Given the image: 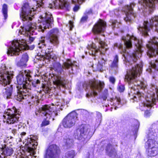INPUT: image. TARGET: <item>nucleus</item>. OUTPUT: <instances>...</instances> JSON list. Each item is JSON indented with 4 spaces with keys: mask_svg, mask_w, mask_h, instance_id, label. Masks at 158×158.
<instances>
[{
    "mask_svg": "<svg viewBox=\"0 0 158 158\" xmlns=\"http://www.w3.org/2000/svg\"><path fill=\"white\" fill-rule=\"evenodd\" d=\"M34 48V47L33 46H32V48H31V49H33Z\"/></svg>",
    "mask_w": 158,
    "mask_h": 158,
    "instance_id": "obj_51",
    "label": "nucleus"
},
{
    "mask_svg": "<svg viewBox=\"0 0 158 158\" xmlns=\"http://www.w3.org/2000/svg\"><path fill=\"white\" fill-rule=\"evenodd\" d=\"M36 4L35 5V6H34L33 8L32 9H33V10H36L35 8H37V10L38 9H40V6L42 7L43 5V3L42 2V0H39V1H37L36 2Z\"/></svg>",
    "mask_w": 158,
    "mask_h": 158,
    "instance_id": "obj_37",
    "label": "nucleus"
},
{
    "mask_svg": "<svg viewBox=\"0 0 158 158\" xmlns=\"http://www.w3.org/2000/svg\"><path fill=\"white\" fill-rule=\"evenodd\" d=\"M75 152L74 151L71 150L66 152L65 156L62 158H73L74 156Z\"/></svg>",
    "mask_w": 158,
    "mask_h": 158,
    "instance_id": "obj_35",
    "label": "nucleus"
},
{
    "mask_svg": "<svg viewBox=\"0 0 158 158\" xmlns=\"http://www.w3.org/2000/svg\"><path fill=\"white\" fill-rule=\"evenodd\" d=\"M45 56H43L44 60L46 59L48 60V61L52 59L55 61L57 59L56 56L52 52V50L51 49H46L45 52Z\"/></svg>",
    "mask_w": 158,
    "mask_h": 158,
    "instance_id": "obj_25",
    "label": "nucleus"
},
{
    "mask_svg": "<svg viewBox=\"0 0 158 158\" xmlns=\"http://www.w3.org/2000/svg\"><path fill=\"white\" fill-rule=\"evenodd\" d=\"M58 148L56 145H50L47 149L44 158H57Z\"/></svg>",
    "mask_w": 158,
    "mask_h": 158,
    "instance_id": "obj_19",
    "label": "nucleus"
},
{
    "mask_svg": "<svg viewBox=\"0 0 158 158\" xmlns=\"http://www.w3.org/2000/svg\"><path fill=\"white\" fill-rule=\"evenodd\" d=\"M28 47L24 39L14 40L9 43L7 53L10 56L18 55L21 50H26Z\"/></svg>",
    "mask_w": 158,
    "mask_h": 158,
    "instance_id": "obj_10",
    "label": "nucleus"
},
{
    "mask_svg": "<svg viewBox=\"0 0 158 158\" xmlns=\"http://www.w3.org/2000/svg\"><path fill=\"white\" fill-rule=\"evenodd\" d=\"M95 42L98 43L100 45L98 49L96 48V45L93 43L88 45L87 49L89 55L94 56H95L100 55L99 60L97 64L93 65L92 67L94 71H102V68L105 64L106 60L104 59L102 55H105L108 50L107 45L102 40L97 37L94 39Z\"/></svg>",
    "mask_w": 158,
    "mask_h": 158,
    "instance_id": "obj_5",
    "label": "nucleus"
},
{
    "mask_svg": "<svg viewBox=\"0 0 158 158\" xmlns=\"http://www.w3.org/2000/svg\"><path fill=\"white\" fill-rule=\"evenodd\" d=\"M106 27V23L100 19L94 25L92 31L94 34H99L104 32Z\"/></svg>",
    "mask_w": 158,
    "mask_h": 158,
    "instance_id": "obj_20",
    "label": "nucleus"
},
{
    "mask_svg": "<svg viewBox=\"0 0 158 158\" xmlns=\"http://www.w3.org/2000/svg\"><path fill=\"white\" fill-rule=\"evenodd\" d=\"M113 107H111V109H113Z\"/></svg>",
    "mask_w": 158,
    "mask_h": 158,
    "instance_id": "obj_54",
    "label": "nucleus"
},
{
    "mask_svg": "<svg viewBox=\"0 0 158 158\" xmlns=\"http://www.w3.org/2000/svg\"><path fill=\"white\" fill-rule=\"evenodd\" d=\"M135 4L134 3H131L130 6H125L123 9V11L126 14V17H124V20L127 23H130L131 22L132 18H135L136 16V13L133 12V8Z\"/></svg>",
    "mask_w": 158,
    "mask_h": 158,
    "instance_id": "obj_17",
    "label": "nucleus"
},
{
    "mask_svg": "<svg viewBox=\"0 0 158 158\" xmlns=\"http://www.w3.org/2000/svg\"><path fill=\"white\" fill-rule=\"evenodd\" d=\"M44 92H45V93H48L49 91V88L47 87L45 88V89H44L45 88H44Z\"/></svg>",
    "mask_w": 158,
    "mask_h": 158,
    "instance_id": "obj_49",
    "label": "nucleus"
},
{
    "mask_svg": "<svg viewBox=\"0 0 158 158\" xmlns=\"http://www.w3.org/2000/svg\"><path fill=\"white\" fill-rule=\"evenodd\" d=\"M19 112L15 107L7 110L5 111V115H4L5 118L4 122L8 124L17 123L19 118Z\"/></svg>",
    "mask_w": 158,
    "mask_h": 158,
    "instance_id": "obj_15",
    "label": "nucleus"
},
{
    "mask_svg": "<svg viewBox=\"0 0 158 158\" xmlns=\"http://www.w3.org/2000/svg\"><path fill=\"white\" fill-rule=\"evenodd\" d=\"M110 82L113 84H114L115 81V78L113 77H110L109 78Z\"/></svg>",
    "mask_w": 158,
    "mask_h": 158,
    "instance_id": "obj_42",
    "label": "nucleus"
},
{
    "mask_svg": "<svg viewBox=\"0 0 158 158\" xmlns=\"http://www.w3.org/2000/svg\"><path fill=\"white\" fill-rule=\"evenodd\" d=\"M53 21L51 14L49 12H46L45 13L40 16V19L38 20L37 26L34 25L31 26H25L21 27V29L19 32L25 36H29V40L33 41L34 40V37H31V35H35L36 31L44 32V29L49 28L51 26Z\"/></svg>",
    "mask_w": 158,
    "mask_h": 158,
    "instance_id": "obj_4",
    "label": "nucleus"
},
{
    "mask_svg": "<svg viewBox=\"0 0 158 158\" xmlns=\"http://www.w3.org/2000/svg\"><path fill=\"white\" fill-rule=\"evenodd\" d=\"M118 57L117 55H115L114 57V60L112 63L111 67L112 68L117 69L118 67Z\"/></svg>",
    "mask_w": 158,
    "mask_h": 158,
    "instance_id": "obj_33",
    "label": "nucleus"
},
{
    "mask_svg": "<svg viewBox=\"0 0 158 158\" xmlns=\"http://www.w3.org/2000/svg\"><path fill=\"white\" fill-rule=\"evenodd\" d=\"M12 132L14 134H15L17 132V130L15 129H13L12 131Z\"/></svg>",
    "mask_w": 158,
    "mask_h": 158,
    "instance_id": "obj_50",
    "label": "nucleus"
},
{
    "mask_svg": "<svg viewBox=\"0 0 158 158\" xmlns=\"http://www.w3.org/2000/svg\"><path fill=\"white\" fill-rule=\"evenodd\" d=\"M28 60V56L27 53L23 54L20 61L17 63V65L20 67H25Z\"/></svg>",
    "mask_w": 158,
    "mask_h": 158,
    "instance_id": "obj_30",
    "label": "nucleus"
},
{
    "mask_svg": "<svg viewBox=\"0 0 158 158\" xmlns=\"http://www.w3.org/2000/svg\"><path fill=\"white\" fill-rule=\"evenodd\" d=\"M0 158H2H2H0Z\"/></svg>",
    "mask_w": 158,
    "mask_h": 158,
    "instance_id": "obj_55",
    "label": "nucleus"
},
{
    "mask_svg": "<svg viewBox=\"0 0 158 158\" xmlns=\"http://www.w3.org/2000/svg\"><path fill=\"white\" fill-rule=\"evenodd\" d=\"M135 122L136 124L135 125V128L136 129H138L139 128V122L137 120H135Z\"/></svg>",
    "mask_w": 158,
    "mask_h": 158,
    "instance_id": "obj_44",
    "label": "nucleus"
},
{
    "mask_svg": "<svg viewBox=\"0 0 158 158\" xmlns=\"http://www.w3.org/2000/svg\"><path fill=\"white\" fill-rule=\"evenodd\" d=\"M32 73L29 70H22L17 76V88L18 92L16 98L18 101H21L23 99H26L32 87H36L40 83L39 80L32 81Z\"/></svg>",
    "mask_w": 158,
    "mask_h": 158,
    "instance_id": "obj_3",
    "label": "nucleus"
},
{
    "mask_svg": "<svg viewBox=\"0 0 158 158\" xmlns=\"http://www.w3.org/2000/svg\"><path fill=\"white\" fill-rule=\"evenodd\" d=\"M158 2V0H138L139 5L142 7L138 6L139 9L142 10L144 15L151 14L154 10L155 4Z\"/></svg>",
    "mask_w": 158,
    "mask_h": 158,
    "instance_id": "obj_14",
    "label": "nucleus"
},
{
    "mask_svg": "<svg viewBox=\"0 0 158 158\" xmlns=\"http://www.w3.org/2000/svg\"><path fill=\"white\" fill-rule=\"evenodd\" d=\"M118 89L120 92H121L124 91L125 87L123 85L120 84L118 85Z\"/></svg>",
    "mask_w": 158,
    "mask_h": 158,
    "instance_id": "obj_39",
    "label": "nucleus"
},
{
    "mask_svg": "<svg viewBox=\"0 0 158 158\" xmlns=\"http://www.w3.org/2000/svg\"><path fill=\"white\" fill-rule=\"evenodd\" d=\"M26 133L25 132H22L20 134L21 138H20V140L21 141H22L23 139L24 136H25Z\"/></svg>",
    "mask_w": 158,
    "mask_h": 158,
    "instance_id": "obj_46",
    "label": "nucleus"
},
{
    "mask_svg": "<svg viewBox=\"0 0 158 158\" xmlns=\"http://www.w3.org/2000/svg\"><path fill=\"white\" fill-rule=\"evenodd\" d=\"M97 116L98 118V121H101L102 119V114H101L99 113L98 112L97 113Z\"/></svg>",
    "mask_w": 158,
    "mask_h": 158,
    "instance_id": "obj_45",
    "label": "nucleus"
},
{
    "mask_svg": "<svg viewBox=\"0 0 158 158\" xmlns=\"http://www.w3.org/2000/svg\"><path fill=\"white\" fill-rule=\"evenodd\" d=\"M40 7V9H38L39 10H37V8H35L36 10L35 9L34 10H33L32 9V8L31 9L29 7V5L27 3L24 4L22 8L20 14V17L23 22L24 26L28 25L31 26L32 24L36 26V25L37 26L38 24L37 25L35 23L32 24L30 22L32 19L30 16L33 15H31L32 10H33V12L35 11H38L39 12L41 10ZM32 14H33V13H32Z\"/></svg>",
    "mask_w": 158,
    "mask_h": 158,
    "instance_id": "obj_12",
    "label": "nucleus"
},
{
    "mask_svg": "<svg viewBox=\"0 0 158 158\" xmlns=\"http://www.w3.org/2000/svg\"><path fill=\"white\" fill-rule=\"evenodd\" d=\"M87 52H87L86 51V52H85V53H86V54H87Z\"/></svg>",
    "mask_w": 158,
    "mask_h": 158,
    "instance_id": "obj_52",
    "label": "nucleus"
},
{
    "mask_svg": "<svg viewBox=\"0 0 158 158\" xmlns=\"http://www.w3.org/2000/svg\"><path fill=\"white\" fill-rule=\"evenodd\" d=\"M157 124H154L151 125L146 132L148 138H156L157 135Z\"/></svg>",
    "mask_w": 158,
    "mask_h": 158,
    "instance_id": "obj_23",
    "label": "nucleus"
},
{
    "mask_svg": "<svg viewBox=\"0 0 158 158\" xmlns=\"http://www.w3.org/2000/svg\"><path fill=\"white\" fill-rule=\"evenodd\" d=\"M86 13L87 14H90L92 13V10L91 9H90L89 10H86Z\"/></svg>",
    "mask_w": 158,
    "mask_h": 158,
    "instance_id": "obj_48",
    "label": "nucleus"
},
{
    "mask_svg": "<svg viewBox=\"0 0 158 158\" xmlns=\"http://www.w3.org/2000/svg\"><path fill=\"white\" fill-rule=\"evenodd\" d=\"M85 0H72V3L75 5V6L73 8V11L74 12L77 11L79 9V6L77 4H81Z\"/></svg>",
    "mask_w": 158,
    "mask_h": 158,
    "instance_id": "obj_32",
    "label": "nucleus"
},
{
    "mask_svg": "<svg viewBox=\"0 0 158 158\" xmlns=\"http://www.w3.org/2000/svg\"><path fill=\"white\" fill-rule=\"evenodd\" d=\"M78 66V64L76 61L73 62L70 59H67L66 62L61 66L58 62H55L53 67L56 70L58 75L54 76L53 83L54 85L60 88V86L64 87L65 84V79L60 75H64V69L67 71L69 74L73 73V68Z\"/></svg>",
    "mask_w": 158,
    "mask_h": 158,
    "instance_id": "obj_6",
    "label": "nucleus"
},
{
    "mask_svg": "<svg viewBox=\"0 0 158 158\" xmlns=\"http://www.w3.org/2000/svg\"><path fill=\"white\" fill-rule=\"evenodd\" d=\"M37 139V136H34L28 138L27 143L26 144L28 150L29 152H33L35 149L36 148L38 144L36 142Z\"/></svg>",
    "mask_w": 158,
    "mask_h": 158,
    "instance_id": "obj_22",
    "label": "nucleus"
},
{
    "mask_svg": "<svg viewBox=\"0 0 158 158\" xmlns=\"http://www.w3.org/2000/svg\"><path fill=\"white\" fill-rule=\"evenodd\" d=\"M2 11L4 19H6L8 16L7 15V6L6 4H4L2 6Z\"/></svg>",
    "mask_w": 158,
    "mask_h": 158,
    "instance_id": "obj_36",
    "label": "nucleus"
},
{
    "mask_svg": "<svg viewBox=\"0 0 158 158\" xmlns=\"http://www.w3.org/2000/svg\"><path fill=\"white\" fill-rule=\"evenodd\" d=\"M13 76V72L6 69L4 64L0 67V85L5 87L2 92L3 97L6 98H10L12 94L13 88L10 84Z\"/></svg>",
    "mask_w": 158,
    "mask_h": 158,
    "instance_id": "obj_8",
    "label": "nucleus"
},
{
    "mask_svg": "<svg viewBox=\"0 0 158 158\" xmlns=\"http://www.w3.org/2000/svg\"><path fill=\"white\" fill-rule=\"evenodd\" d=\"M146 102L139 104V109L142 111H145L144 116L148 117L151 115L149 110L154 104L157 101L158 97V89L154 84H150L147 89Z\"/></svg>",
    "mask_w": 158,
    "mask_h": 158,
    "instance_id": "obj_9",
    "label": "nucleus"
},
{
    "mask_svg": "<svg viewBox=\"0 0 158 158\" xmlns=\"http://www.w3.org/2000/svg\"><path fill=\"white\" fill-rule=\"evenodd\" d=\"M147 71L150 73H155L158 75V58L150 62Z\"/></svg>",
    "mask_w": 158,
    "mask_h": 158,
    "instance_id": "obj_24",
    "label": "nucleus"
},
{
    "mask_svg": "<svg viewBox=\"0 0 158 158\" xmlns=\"http://www.w3.org/2000/svg\"><path fill=\"white\" fill-rule=\"evenodd\" d=\"M94 134L93 129L90 128L88 125H83L80 130H77L74 132V136L75 139L80 140L83 143L87 142Z\"/></svg>",
    "mask_w": 158,
    "mask_h": 158,
    "instance_id": "obj_11",
    "label": "nucleus"
},
{
    "mask_svg": "<svg viewBox=\"0 0 158 158\" xmlns=\"http://www.w3.org/2000/svg\"><path fill=\"white\" fill-rule=\"evenodd\" d=\"M103 81H100L90 80L87 86L86 91L89 89L88 93L86 94V97L89 98L90 97L96 95L98 93L100 92L104 86Z\"/></svg>",
    "mask_w": 158,
    "mask_h": 158,
    "instance_id": "obj_13",
    "label": "nucleus"
},
{
    "mask_svg": "<svg viewBox=\"0 0 158 158\" xmlns=\"http://www.w3.org/2000/svg\"><path fill=\"white\" fill-rule=\"evenodd\" d=\"M52 106L48 105L43 106L39 110L35 112V114L38 116L39 114L43 117L45 119L42 122L43 126H46L49 124V119L52 118V120H54V118L58 115L57 111L62 110L64 106L60 102H58L54 105L52 104Z\"/></svg>",
    "mask_w": 158,
    "mask_h": 158,
    "instance_id": "obj_7",
    "label": "nucleus"
},
{
    "mask_svg": "<svg viewBox=\"0 0 158 158\" xmlns=\"http://www.w3.org/2000/svg\"><path fill=\"white\" fill-rule=\"evenodd\" d=\"M13 150L10 147H6V146L4 147L0 148V153L2 155L7 156H10L13 153Z\"/></svg>",
    "mask_w": 158,
    "mask_h": 158,
    "instance_id": "obj_27",
    "label": "nucleus"
},
{
    "mask_svg": "<svg viewBox=\"0 0 158 158\" xmlns=\"http://www.w3.org/2000/svg\"><path fill=\"white\" fill-rule=\"evenodd\" d=\"M148 140L145 144V147L148 149L155 147L156 141V139L148 138Z\"/></svg>",
    "mask_w": 158,
    "mask_h": 158,
    "instance_id": "obj_29",
    "label": "nucleus"
},
{
    "mask_svg": "<svg viewBox=\"0 0 158 158\" xmlns=\"http://www.w3.org/2000/svg\"><path fill=\"white\" fill-rule=\"evenodd\" d=\"M88 19V16L87 15H85L82 17L81 20V22L83 23L86 22Z\"/></svg>",
    "mask_w": 158,
    "mask_h": 158,
    "instance_id": "obj_40",
    "label": "nucleus"
},
{
    "mask_svg": "<svg viewBox=\"0 0 158 158\" xmlns=\"http://www.w3.org/2000/svg\"><path fill=\"white\" fill-rule=\"evenodd\" d=\"M39 47L40 48V45H45L46 44H45V41L44 39H43V38H42V40H40V42L39 43Z\"/></svg>",
    "mask_w": 158,
    "mask_h": 158,
    "instance_id": "obj_41",
    "label": "nucleus"
},
{
    "mask_svg": "<svg viewBox=\"0 0 158 158\" xmlns=\"http://www.w3.org/2000/svg\"><path fill=\"white\" fill-rule=\"evenodd\" d=\"M64 142L65 143L67 147L68 148L71 147L73 144V140L72 139L70 138L64 139Z\"/></svg>",
    "mask_w": 158,
    "mask_h": 158,
    "instance_id": "obj_34",
    "label": "nucleus"
},
{
    "mask_svg": "<svg viewBox=\"0 0 158 158\" xmlns=\"http://www.w3.org/2000/svg\"><path fill=\"white\" fill-rule=\"evenodd\" d=\"M77 120V114L73 111L68 114L62 121V124L64 127L70 128L74 125Z\"/></svg>",
    "mask_w": 158,
    "mask_h": 158,
    "instance_id": "obj_16",
    "label": "nucleus"
},
{
    "mask_svg": "<svg viewBox=\"0 0 158 158\" xmlns=\"http://www.w3.org/2000/svg\"><path fill=\"white\" fill-rule=\"evenodd\" d=\"M138 30L143 36H147L151 30L158 32V16L152 17L148 20L144 21L142 26L138 28ZM148 49L147 55L151 57L158 54V38L154 37L150 40L146 44Z\"/></svg>",
    "mask_w": 158,
    "mask_h": 158,
    "instance_id": "obj_2",
    "label": "nucleus"
},
{
    "mask_svg": "<svg viewBox=\"0 0 158 158\" xmlns=\"http://www.w3.org/2000/svg\"><path fill=\"white\" fill-rule=\"evenodd\" d=\"M69 24L70 27V30H72L73 27V22L71 21H70L69 22Z\"/></svg>",
    "mask_w": 158,
    "mask_h": 158,
    "instance_id": "obj_47",
    "label": "nucleus"
},
{
    "mask_svg": "<svg viewBox=\"0 0 158 158\" xmlns=\"http://www.w3.org/2000/svg\"><path fill=\"white\" fill-rule=\"evenodd\" d=\"M48 8L52 9H61L69 10L70 8V4L67 0H55L52 3L49 4Z\"/></svg>",
    "mask_w": 158,
    "mask_h": 158,
    "instance_id": "obj_18",
    "label": "nucleus"
},
{
    "mask_svg": "<svg viewBox=\"0 0 158 158\" xmlns=\"http://www.w3.org/2000/svg\"><path fill=\"white\" fill-rule=\"evenodd\" d=\"M158 153V148L156 147L148 149V155L151 156H155Z\"/></svg>",
    "mask_w": 158,
    "mask_h": 158,
    "instance_id": "obj_31",
    "label": "nucleus"
},
{
    "mask_svg": "<svg viewBox=\"0 0 158 158\" xmlns=\"http://www.w3.org/2000/svg\"><path fill=\"white\" fill-rule=\"evenodd\" d=\"M110 105L111 106L113 105V107L115 110L117 108H118L121 106L120 104V99L118 97H116L114 98H111L110 100Z\"/></svg>",
    "mask_w": 158,
    "mask_h": 158,
    "instance_id": "obj_28",
    "label": "nucleus"
},
{
    "mask_svg": "<svg viewBox=\"0 0 158 158\" xmlns=\"http://www.w3.org/2000/svg\"><path fill=\"white\" fill-rule=\"evenodd\" d=\"M111 25H112V28H113L114 27L118 28L119 27L120 23L116 20H112L111 21Z\"/></svg>",
    "mask_w": 158,
    "mask_h": 158,
    "instance_id": "obj_38",
    "label": "nucleus"
},
{
    "mask_svg": "<svg viewBox=\"0 0 158 158\" xmlns=\"http://www.w3.org/2000/svg\"><path fill=\"white\" fill-rule=\"evenodd\" d=\"M107 154L110 156H114V158H122V156H118L116 155V152L114 148H113L110 144H108L106 149Z\"/></svg>",
    "mask_w": 158,
    "mask_h": 158,
    "instance_id": "obj_26",
    "label": "nucleus"
},
{
    "mask_svg": "<svg viewBox=\"0 0 158 158\" xmlns=\"http://www.w3.org/2000/svg\"><path fill=\"white\" fill-rule=\"evenodd\" d=\"M115 11H118V10H115Z\"/></svg>",
    "mask_w": 158,
    "mask_h": 158,
    "instance_id": "obj_53",
    "label": "nucleus"
},
{
    "mask_svg": "<svg viewBox=\"0 0 158 158\" xmlns=\"http://www.w3.org/2000/svg\"><path fill=\"white\" fill-rule=\"evenodd\" d=\"M104 96L103 98V99L104 100H106L107 98V96L108 94V90L107 89H105L104 91Z\"/></svg>",
    "mask_w": 158,
    "mask_h": 158,
    "instance_id": "obj_43",
    "label": "nucleus"
},
{
    "mask_svg": "<svg viewBox=\"0 0 158 158\" xmlns=\"http://www.w3.org/2000/svg\"><path fill=\"white\" fill-rule=\"evenodd\" d=\"M122 40L123 43H115L114 47L121 49L120 52L124 57L123 60L125 61L124 64L126 67H129L125 79L128 83L130 88L129 96L133 102H137L143 98L142 94L138 89H141L145 90L147 89L146 82L138 80L142 70V63L135 64L137 60L141 56L142 40L129 35L123 36Z\"/></svg>",
    "mask_w": 158,
    "mask_h": 158,
    "instance_id": "obj_1",
    "label": "nucleus"
},
{
    "mask_svg": "<svg viewBox=\"0 0 158 158\" xmlns=\"http://www.w3.org/2000/svg\"><path fill=\"white\" fill-rule=\"evenodd\" d=\"M58 30L57 28L52 30L49 32V40L50 42L54 45H56L59 44L58 38Z\"/></svg>",
    "mask_w": 158,
    "mask_h": 158,
    "instance_id": "obj_21",
    "label": "nucleus"
}]
</instances>
